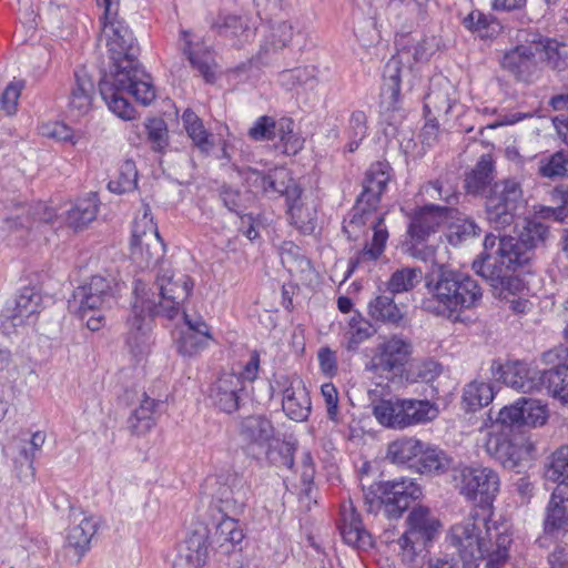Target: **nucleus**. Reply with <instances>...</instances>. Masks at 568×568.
I'll return each instance as SVG.
<instances>
[{
    "label": "nucleus",
    "instance_id": "5",
    "mask_svg": "<svg viewBox=\"0 0 568 568\" xmlns=\"http://www.w3.org/2000/svg\"><path fill=\"white\" fill-rule=\"evenodd\" d=\"M154 287L156 292H150L141 280H136L134 302H138L142 308H146L150 315L174 318L183 311L193 291L194 282L186 274L161 267L155 275Z\"/></svg>",
    "mask_w": 568,
    "mask_h": 568
},
{
    "label": "nucleus",
    "instance_id": "16",
    "mask_svg": "<svg viewBox=\"0 0 568 568\" xmlns=\"http://www.w3.org/2000/svg\"><path fill=\"white\" fill-rule=\"evenodd\" d=\"M244 390L245 386L241 376L234 373H223L211 385L209 397L216 408L232 414L239 409Z\"/></svg>",
    "mask_w": 568,
    "mask_h": 568
},
{
    "label": "nucleus",
    "instance_id": "13",
    "mask_svg": "<svg viewBox=\"0 0 568 568\" xmlns=\"http://www.w3.org/2000/svg\"><path fill=\"white\" fill-rule=\"evenodd\" d=\"M413 353L410 341L398 334H393L379 342L366 369L392 379L402 374Z\"/></svg>",
    "mask_w": 568,
    "mask_h": 568
},
{
    "label": "nucleus",
    "instance_id": "1",
    "mask_svg": "<svg viewBox=\"0 0 568 568\" xmlns=\"http://www.w3.org/2000/svg\"><path fill=\"white\" fill-rule=\"evenodd\" d=\"M104 8L101 36L113 61L111 71L100 81L99 88L108 108L122 120L135 119V110L124 98L131 94L138 102L149 105L155 99L151 77L136 60L139 52L135 39L124 23L118 19L120 0H97Z\"/></svg>",
    "mask_w": 568,
    "mask_h": 568
},
{
    "label": "nucleus",
    "instance_id": "45",
    "mask_svg": "<svg viewBox=\"0 0 568 568\" xmlns=\"http://www.w3.org/2000/svg\"><path fill=\"white\" fill-rule=\"evenodd\" d=\"M427 542L418 538H413L406 534L398 538L395 542V551L399 557L402 564L407 568L417 567L422 560V552L425 549Z\"/></svg>",
    "mask_w": 568,
    "mask_h": 568
},
{
    "label": "nucleus",
    "instance_id": "21",
    "mask_svg": "<svg viewBox=\"0 0 568 568\" xmlns=\"http://www.w3.org/2000/svg\"><path fill=\"white\" fill-rule=\"evenodd\" d=\"M539 45L520 44L505 53L501 65L518 80L529 82L537 74L536 60Z\"/></svg>",
    "mask_w": 568,
    "mask_h": 568
},
{
    "label": "nucleus",
    "instance_id": "8",
    "mask_svg": "<svg viewBox=\"0 0 568 568\" xmlns=\"http://www.w3.org/2000/svg\"><path fill=\"white\" fill-rule=\"evenodd\" d=\"M453 483L458 494L470 505L491 514L500 491L498 473L486 466H460L453 469Z\"/></svg>",
    "mask_w": 568,
    "mask_h": 568
},
{
    "label": "nucleus",
    "instance_id": "2",
    "mask_svg": "<svg viewBox=\"0 0 568 568\" xmlns=\"http://www.w3.org/2000/svg\"><path fill=\"white\" fill-rule=\"evenodd\" d=\"M453 545L467 568H476L484 559L486 568H499L509 558L513 542L509 527L489 516L473 515L450 529Z\"/></svg>",
    "mask_w": 568,
    "mask_h": 568
},
{
    "label": "nucleus",
    "instance_id": "23",
    "mask_svg": "<svg viewBox=\"0 0 568 568\" xmlns=\"http://www.w3.org/2000/svg\"><path fill=\"white\" fill-rule=\"evenodd\" d=\"M392 294H381L374 297L367 306L372 320L395 327H405L408 323L407 307L397 304Z\"/></svg>",
    "mask_w": 568,
    "mask_h": 568
},
{
    "label": "nucleus",
    "instance_id": "18",
    "mask_svg": "<svg viewBox=\"0 0 568 568\" xmlns=\"http://www.w3.org/2000/svg\"><path fill=\"white\" fill-rule=\"evenodd\" d=\"M237 434L247 447L263 449L272 445L277 432L267 416L254 414L242 417L237 422Z\"/></svg>",
    "mask_w": 568,
    "mask_h": 568
},
{
    "label": "nucleus",
    "instance_id": "14",
    "mask_svg": "<svg viewBox=\"0 0 568 568\" xmlns=\"http://www.w3.org/2000/svg\"><path fill=\"white\" fill-rule=\"evenodd\" d=\"M381 496L377 499H368V510L375 507H384V511L389 518H398L409 507L412 500L417 499L422 491L419 486L412 479L402 478L378 484Z\"/></svg>",
    "mask_w": 568,
    "mask_h": 568
},
{
    "label": "nucleus",
    "instance_id": "6",
    "mask_svg": "<svg viewBox=\"0 0 568 568\" xmlns=\"http://www.w3.org/2000/svg\"><path fill=\"white\" fill-rule=\"evenodd\" d=\"M219 488L215 498L220 503V510L224 517L215 528L214 537L220 546L230 544L235 546L244 538L243 529L234 515L243 511L248 500L250 488L243 477L237 474H227L217 480Z\"/></svg>",
    "mask_w": 568,
    "mask_h": 568
},
{
    "label": "nucleus",
    "instance_id": "7",
    "mask_svg": "<svg viewBox=\"0 0 568 568\" xmlns=\"http://www.w3.org/2000/svg\"><path fill=\"white\" fill-rule=\"evenodd\" d=\"M376 207L367 206L366 203H361L357 200L353 209L352 217L343 225V231L349 240H357L362 229L366 225L373 230V237L371 244L365 246L349 260L348 270L344 280H347L351 274L358 267H363L366 263L377 261L385 251L386 242L388 240V230L384 222V216L375 213Z\"/></svg>",
    "mask_w": 568,
    "mask_h": 568
},
{
    "label": "nucleus",
    "instance_id": "10",
    "mask_svg": "<svg viewBox=\"0 0 568 568\" xmlns=\"http://www.w3.org/2000/svg\"><path fill=\"white\" fill-rule=\"evenodd\" d=\"M118 283L111 276L93 275L88 283L78 287L74 297L79 300V315L90 331H99L104 323L103 311L111 306Z\"/></svg>",
    "mask_w": 568,
    "mask_h": 568
},
{
    "label": "nucleus",
    "instance_id": "31",
    "mask_svg": "<svg viewBox=\"0 0 568 568\" xmlns=\"http://www.w3.org/2000/svg\"><path fill=\"white\" fill-rule=\"evenodd\" d=\"M389 181V165L383 162L373 163L366 172L363 192L358 200L367 206L377 207L381 195Z\"/></svg>",
    "mask_w": 568,
    "mask_h": 568
},
{
    "label": "nucleus",
    "instance_id": "49",
    "mask_svg": "<svg viewBox=\"0 0 568 568\" xmlns=\"http://www.w3.org/2000/svg\"><path fill=\"white\" fill-rule=\"evenodd\" d=\"M316 81V71L313 67H298L278 73V83L288 91L304 87L313 88Z\"/></svg>",
    "mask_w": 568,
    "mask_h": 568
},
{
    "label": "nucleus",
    "instance_id": "64",
    "mask_svg": "<svg viewBox=\"0 0 568 568\" xmlns=\"http://www.w3.org/2000/svg\"><path fill=\"white\" fill-rule=\"evenodd\" d=\"M548 234V229L540 222L528 221L518 239L520 242L529 246L530 252L534 253L535 247L542 243Z\"/></svg>",
    "mask_w": 568,
    "mask_h": 568
},
{
    "label": "nucleus",
    "instance_id": "43",
    "mask_svg": "<svg viewBox=\"0 0 568 568\" xmlns=\"http://www.w3.org/2000/svg\"><path fill=\"white\" fill-rule=\"evenodd\" d=\"M294 28L288 21L272 22L264 36L261 51L270 53L287 47L293 39Z\"/></svg>",
    "mask_w": 568,
    "mask_h": 568
},
{
    "label": "nucleus",
    "instance_id": "63",
    "mask_svg": "<svg viewBox=\"0 0 568 568\" xmlns=\"http://www.w3.org/2000/svg\"><path fill=\"white\" fill-rule=\"evenodd\" d=\"M523 409V425H544L547 420V410L544 405L534 399L520 398Z\"/></svg>",
    "mask_w": 568,
    "mask_h": 568
},
{
    "label": "nucleus",
    "instance_id": "41",
    "mask_svg": "<svg viewBox=\"0 0 568 568\" xmlns=\"http://www.w3.org/2000/svg\"><path fill=\"white\" fill-rule=\"evenodd\" d=\"M494 180V163L489 155H483L465 179L468 193L480 194Z\"/></svg>",
    "mask_w": 568,
    "mask_h": 568
},
{
    "label": "nucleus",
    "instance_id": "27",
    "mask_svg": "<svg viewBox=\"0 0 568 568\" xmlns=\"http://www.w3.org/2000/svg\"><path fill=\"white\" fill-rule=\"evenodd\" d=\"M42 296L31 287H24L14 301V306L7 310L6 316L13 326L34 323L41 312Z\"/></svg>",
    "mask_w": 568,
    "mask_h": 568
},
{
    "label": "nucleus",
    "instance_id": "17",
    "mask_svg": "<svg viewBox=\"0 0 568 568\" xmlns=\"http://www.w3.org/2000/svg\"><path fill=\"white\" fill-rule=\"evenodd\" d=\"M450 209L428 204L417 210L410 219L407 234L412 241L425 242L449 217Z\"/></svg>",
    "mask_w": 568,
    "mask_h": 568
},
{
    "label": "nucleus",
    "instance_id": "58",
    "mask_svg": "<svg viewBox=\"0 0 568 568\" xmlns=\"http://www.w3.org/2000/svg\"><path fill=\"white\" fill-rule=\"evenodd\" d=\"M443 372L442 365L434 359H425L410 365L407 379L412 383H432Z\"/></svg>",
    "mask_w": 568,
    "mask_h": 568
},
{
    "label": "nucleus",
    "instance_id": "4",
    "mask_svg": "<svg viewBox=\"0 0 568 568\" xmlns=\"http://www.w3.org/2000/svg\"><path fill=\"white\" fill-rule=\"evenodd\" d=\"M97 214L95 194L78 200L71 209L59 216L53 207L41 202L33 205L16 204L0 212V230L8 233L28 231L41 223L54 225L63 217V223L78 231L91 223Z\"/></svg>",
    "mask_w": 568,
    "mask_h": 568
},
{
    "label": "nucleus",
    "instance_id": "50",
    "mask_svg": "<svg viewBox=\"0 0 568 568\" xmlns=\"http://www.w3.org/2000/svg\"><path fill=\"white\" fill-rule=\"evenodd\" d=\"M494 399V390L490 384L474 381L469 383L463 394V402L469 410H477L487 406Z\"/></svg>",
    "mask_w": 568,
    "mask_h": 568
},
{
    "label": "nucleus",
    "instance_id": "48",
    "mask_svg": "<svg viewBox=\"0 0 568 568\" xmlns=\"http://www.w3.org/2000/svg\"><path fill=\"white\" fill-rule=\"evenodd\" d=\"M420 280V268L403 267L392 273L386 282V291L392 295L406 293L412 291Z\"/></svg>",
    "mask_w": 568,
    "mask_h": 568
},
{
    "label": "nucleus",
    "instance_id": "20",
    "mask_svg": "<svg viewBox=\"0 0 568 568\" xmlns=\"http://www.w3.org/2000/svg\"><path fill=\"white\" fill-rule=\"evenodd\" d=\"M71 523L67 532V548L74 552L80 560L90 549V542L95 535L99 521L92 515L85 513H72Z\"/></svg>",
    "mask_w": 568,
    "mask_h": 568
},
{
    "label": "nucleus",
    "instance_id": "24",
    "mask_svg": "<svg viewBox=\"0 0 568 568\" xmlns=\"http://www.w3.org/2000/svg\"><path fill=\"white\" fill-rule=\"evenodd\" d=\"M338 528L346 544L357 548L369 545V535L352 500L341 506Z\"/></svg>",
    "mask_w": 568,
    "mask_h": 568
},
{
    "label": "nucleus",
    "instance_id": "39",
    "mask_svg": "<svg viewBox=\"0 0 568 568\" xmlns=\"http://www.w3.org/2000/svg\"><path fill=\"white\" fill-rule=\"evenodd\" d=\"M266 195H285L287 204L295 197L300 199L302 190L295 184L285 169H274L268 172Z\"/></svg>",
    "mask_w": 568,
    "mask_h": 568
},
{
    "label": "nucleus",
    "instance_id": "36",
    "mask_svg": "<svg viewBox=\"0 0 568 568\" xmlns=\"http://www.w3.org/2000/svg\"><path fill=\"white\" fill-rule=\"evenodd\" d=\"M407 521L409 528L405 534L427 544L433 540L439 527L438 520L430 515L429 509L422 506L413 508Z\"/></svg>",
    "mask_w": 568,
    "mask_h": 568
},
{
    "label": "nucleus",
    "instance_id": "3",
    "mask_svg": "<svg viewBox=\"0 0 568 568\" xmlns=\"http://www.w3.org/2000/svg\"><path fill=\"white\" fill-rule=\"evenodd\" d=\"M426 294L420 302L424 312L458 321L466 310L476 307L483 291L470 275L440 265L427 276Z\"/></svg>",
    "mask_w": 568,
    "mask_h": 568
},
{
    "label": "nucleus",
    "instance_id": "22",
    "mask_svg": "<svg viewBox=\"0 0 568 568\" xmlns=\"http://www.w3.org/2000/svg\"><path fill=\"white\" fill-rule=\"evenodd\" d=\"M186 328L176 339L178 352L183 356H195L203 351L212 339L210 328L202 318L191 320L184 313Z\"/></svg>",
    "mask_w": 568,
    "mask_h": 568
},
{
    "label": "nucleus",
    "instance_id": "38",
    "mask_svg": "<svg viewBox=\"0 0 568 568\" xmlns=\"http://www.w3.org/2000/svg\"><path fill=\"white\" fill-rule=\"evenodd\" d=\"M291 223L303 234H312L316 227V206L313 201L294 199L288 204Z\"/></svg>",
    "mask_w": 568,
    "mask_h": 568
},
{
    "label": "nucleus",
    "instance_id": "19",
    "mask_svg": "<svg viewBox=\"0 0 568 568\" xmlns=\"http://www.w3.org/2000/svg\"><path fill=\"white\" fill-rule=\"evenodd\" d=\"M153 316L150 315L146 308H142L138 302L133 303L131 315L128 318L126 344L135 357H142L150 351V324Z\"/></svg>",
    "mask_w": 568,
    "mask_h": 568
},
{
    "label": "nucleus",
    "instance_id": "52",
    "mask_svg": "<svg viewBox=\"0 0 568 568\" xmlns=\"http://www.w3.org/2000/svg\"><path fill=\"white\" fill-rule=\"evenodd\" d=\"M138 184V171L132 160H125L119 168L118 174L110 180L108 189L116 194L131 192Z\"/></svg>",
    "mask_w": 568,
    "mask_h": 568
},
{
    "label": "nucleus",
    "instance_id": "33",
    "mask_svg": "<svg viewBox=\"0 0 568 568\" xmlns=\"http://www.w3.org/2000/svg\"><path fill=\"white\" fill-rule=\"evenodd\" d=\"M525 245L518 237L504 236L500 239L498 242V265L514 271L527 264L532 258L534 253L530 252L529 246Z\"/></svg>",
    "mask_w": 568,
    "mask_h": 568
},
{
    "label": "nucleus",
    "instance_id": "62",
    "mask_svg": "<svg viewBox=\"0 0 568 568\" xmlns=\"http://www.w3.org/2000/svg\"><path fill=\"white\" fill-rule=\"evenodd\" d=\"M280 120L268 115H262L250 128L247 134L254 141H271L276 139Z\"/></svg>",
    "mask_w": 568,
    "mask_h": 568
},
{
    "label": "nucleus",
    "instance_id": "40",
    "mask_svg": "<svg viewBox=\"0 0 568 568\" xmlns=\"http://www.w3.org/2000/svg\"><path fill=\"white\" fill-rule=\"evenodd\" d=\"M207 558V546L202 537L187 541L173 561L172 568H202Z\"/></svg>",
    "mask_w": 568,
    "mask_h": 568
},
{
    "label": "nucleus",
    "instance_id": "55",
    "mask_svg": "<svg viewBox=\"0 0 568 568\" xmlns=\"http://www.w3.org/2000/svg\"><path fill=\"white\" fill-rule=\"evenodd\" d=\"M267 460L276 467L292 468L294 464L295 447L293 444L281 440L277 435L274 437L272 445L263 448Z\"/></svg>",
    "mask_w": 568,
    "mask_h": 568
},
{
    "label": "nucleus",
    "instance_id": "53",
    "mask_svg": "<svg viewBox=\"0 0 568 568\" xmlns=\"http://www.w3.org/2000/svg\"><path fill=\"white\" fill-rule=\"evenodd\" d=\"M276 138L278 148L287 155L297 154L304 146V139L294 132V122L290 118H281Z\"/></svg>",
    "mask_w": 568,
    "mask_h": 568
},
{
    "label": "nucleus",
    "instance_id": "37",
    "mask_svg": "<svg viewBox=\"0 0 568 568\" xmlns=\"http://www.w3.org/2000/svg\"><path fill=\"white\" fill-rule=\"evenodd\" d=\"M483 270V274L479 276L490 284L495 294L499 297L506 298L508 294L514 295L518 292L520 281L510 274L511 270L503 267V265L497 267L487 265Z\"/></svg>",
    "mask_w": 568,
    "mask_h": 568
},
{
    "label": "nucleus",
    "instance_id": "30",
    "mask_svg": "<svg viewBox=\"0 0 568 568\" xmlns=\"http://www.w3.org/2000/svg\"><path fill=\"white\" fill-rule=\"evenodd\" d=\"M400 52L392 57L384 68V84L382 88V105L387 111H396L400 108V64L403 55Z\"/></svg>",
    "mask_w": 568,
    "mask_h": 568
},
{
    "label": "nucleus",
    "instance_id": "51",
    "mask_svg": "<svg viewBox=\"0 0 568 568\" xmlns=\"http://www.w3.org/2000/svg\"><path fill=\"white\" fill-rule=\"evenodd\" d=\"M281 262L291 274H308L312 272V265L298 246L292 242H286L281 247Z\"/></svg>",
    "mask_w": 568,
    "mask_h": 568
},
{
    "label": "nucleus",
    "instance_id": "56",
    "mask_svg": "<svg viewBox=\"0 0 568 568\" xmlns=\"http://www.w3.org/2000/svg\"><path fill=\"white\" fill-rule=\"evenodd\" d=\"M538 173L548 179L568 176V151H558L539 161Z\"/></svg>",
    "mask_w": 568,
    "mask_h": 568
},
{
    "label": "nucleus",
    "instance_id": "54",
    "mask_svg": "<svg viewBox=\"0 0 568 568\" xmlns=\"http://www.w3.org/2000/svg\"><path fill=\"white\" fill-rule=\"evenodd\" d=\"M545 478L558 486L568 485V446L557 449L545 470Z\"/></svg>",
    "mask_w": 568,
    "mask_h": 568
},
{
    "label": "nucleus",
    "instance_id": "46",
    "mask_svg": "<svg viewBox=\"0 0 568 568\" xmlns=\"http://www.w3.org/2000/svg\"><path fill=\"white\" fill-rule=\"evenodd\" d=\"M544 377L548 394L561 404L568 405V363L545 371Z\"/></svg>",
    "mask_w": 568,
    "mask_h": 568
},
{
    "label": "nucleus",
    "instance_id": "26",
    "mask_svg": "<svg viewBox=\"0 0 568 568\" xmlns=\"http://www.w3.org/2000/svg\"><path fill=\"white\" fill-rule=\"evenodd\" d=\"M311 405L310 394L303 381H291L283 390L282 407L286 416L295 422H304L311 414Z\"/></svg>",
    "mask_w": 568,
    "mask_h": 568
},
{
    "label": "nucleus",
    "instance_id": "47",
    "mask_svg": "<svg viewBox=\"0 0 568 568\" xmlns=\"http://www.w3.org/2000/svg\"><path fill=\"white\" fill-rule=\"evenodd\" d=\"M183 126L194 145L202 152L209 153L213 148L210 134L205 130L202 120L191 110H185L182 115Z\"/></svg>",
    "mask_w": 568,
    "mask_h": 568
},
{
    "label": "nucleus",
    "instance_id": "28",
    "mask_svg": "<svg viewBox=\"0 0 568 568\" xmlns=\"http://www.w3.org/2000/svg\"><path fill=\"white\" fill-rule=\"evenodd\" d=\"M456 102V90L446 78L433 81L429 92L425 97L424 110L426 116L448 114Z\"/></svg>",
    "mask_w": 568,
    "mask_h": 568
},
{
    "label": "nucleus",
    "instance_id": "12",
    "mask_svg": "<svg viewBox=\"0 0 568 568\" xmlns=\"http://www.w3.org/2000/svg\"><path fill=\"white\" fill-rule=\"evenodd\" d=\"M163 243L156 224L145 206L143 215L134 221L131 239V258L141 267L156 265L163 257Z\"/></svg>",
    "mask_w": 568,
    "mask_h": 568
},
{
    "label": "nucleus",
    "instance_id": "25",
    "mask_svg": "<svg viewBox=\"0 0 568 568\" xmlns=\"http://www.w3.org/2000/svg\"><path fill=\"white\" fill-rule=\"evenodd\" d=\"M94 83L84 70L74 72V82L71 85L68 111L73 118H82L92 109Z\"/></svg>",
    "mask_w": 568,
    "mask_h": 568
},
{
    "label": "nucleus",
    "instance_id": "61",
    "mask_svg": "<svg viewBox=\"0 0 568 568\" xmlns=\"http://www.w3.org/2000/svg\"><path fill=\"white\" fill-rule=\"evenodd\" d=\"M367 133V116L363 111H355L349 119V126L347 130L349 142L347 143L348 152H354L358 149L359 143L364 140Z\"/></svg>",
    "mask_w": 568,
    "mask_h": 568
},
{
    "label": "nucleus",
    "instance_id": "44",
    "mask_svg": "<svg viewBox=\"0 0 568 568\" xmlns=\"http://www.w3.org/2000/svg\"><path fill=\"white\" fill-rule=\"evenodd\" d=\"M159 403L156 400L144 394L140 406L129 418L130 429L138 435H142L151 430L155 425L154 413Z\"/></svg>",
    "mask_w": 568,
    "mask_h": 568
},
{
    "label": "nucleus",
    "instance_id": "32",
    "mask_svg": "<svg viewBox=\"0 0 568 568\" xmlns=\"http://www.w3.org/2000/svg\"><path fill=\"white\" fill-rule=\"evenodd\" d=\"M487 452L505 468H516L520 465L527 450L519 445L511 443L503 435H491L486 443Z\"/></svg>",
    "mask_w": 568,
    "mask_h": 568
},
{
    "label": "nucleus",
    "instance_id": "57",
    "mask_svg": "<svg viewBox=\"0 0 568 568\" xmlns=\"http://www.w3.org/2000/svg\"><path fill=\"white\" fill-rule=\"evenodd\" d=\"M39 132L42 136L53 139L60 142H68L72 145L78 144L81 139L80 133H75L63 122L49 121L39 125Z\"/></svg>",
    "mask_w": 568,
    "mask_h": 568
},
{
    "label": "nucleus",
    "instance_id": "34",
    "mask_svg": "<svg viewBox=\"0 0 568 568\" xmlns=\"http://www.w3.org/2000/svg\"><path fill=\"white\" fill-rule=\"evenodd\" d=\"M190 36L189 31H181V39L183 41L182 51L186 55L192 68L197 70L206 82L212 83L215 79V63L213 55L209 50H195Z\"/></svg>",
    "mask_w": 568,
    "mask_h": 568
},
{
    "label": "nucleus",
    "instance_id": "9",
    "mask_svg": "<svg viewBox=\"0 0 568 568\" xmlns=\"http://www.w3.org/2000/svg\"><path fill=\"white\" fill-rule=\"evenodd\" d=\"M373 414L381 425L403 430L435 419L438 409L427 399L394 396L388 399H381L375 404Z\"/></svg>",
    "mask_w": 568,
    "mask_h": 568
},
{
    "label": "nucleus",
    "instance_id": "29",
    "mask_svg": "<svg viewBox=\"0 0 568 568\" xmlns=\"http://www.w3.org/2000/svg\"><path fill=\"white\" fill-rule=\"evenodd\" d=\"M544 527L548 534L568 530V485L557 486L551 493Z\"/></svg>",
    "mask_w": 568,
    "mask_h": 568
},
{
    "label": "nucleus",
    "instance_id": "59",
    "mask_svg": "<svg viewBox=\"0 0 568 568\" xmlns=\"http://www.w3.org/2000/svg\"><path fill=\"white\" fill-rule=\"evenodd\" d=\"M375 332V328L367 320L361 316L352 317L349 321V329L347 332V349H356L359 344L371 338Z\"/></svg>",
    "mask_w": 568,
    "mask_h": 568
},
{
    "label": "nucleus",
    "instance_id": "15",
    "mask_svg": "<svg viewBox=\"0 0 568 568\" xmlns=\"http://www.w3.org/2000/svg\"><path fill=\"white\" fill-rule=\"evenodd\" d=\"M491 375L496 381L521 393H532L546 385L545 371L532 369L517 362L507 364L493 362Z\"/></svg>",
    "mask_w": 568,
    "mask_h": 568
},
{
    "label": "nucleus",
    "instance_id": "60",
    "mask_svg": "<svg viewBox=\"0 0 568 568\" xmlns=\"http://www.w3.org/2000/svg\"><path fill=\"white\" fill-rule=\"evenodd\" d=\"M501 237L495 236L493 234H488L484 241V251L480 254L479 260H475L473 262V270L478 274H483V268L487 265L490 267L498 266L499 262V252H498V242Z\"/></svg>",
    "mask_w": 568,
    "mask_h": 568
},
{
    "label": "nucleus",
    "instance_id": "42",
    "mask_svg": "<svg viewBox=\"0 0 568 568\" xmlns=\"http://www.w3.org/2000/svg\"><path fill=\"white\" fill-rule=\"evenodd\" d=\"M423 452L419 454L415 470L420 474H440L448 469L450 459L437 447L424 443Z\"/></svg>",
    "mask_w": 568,
    "mask_h": 568
},
{
    "label": "nucleus",
    "instance_id": "11",
    "mask_svg": "<svg viewBox=\"0 0 568 568\" xmlns=\"http://www.w3.org/2000/svg\"><path fill=\"white\" fill-rule=\"evenodd\" d=\"M525 204L521 184L515 179L496 182L486 195L485 211L487 221L495 229L513 224L517 211Z\"/></svg>",
    "mask_w": 568,
    "mask_h": 568
},
{
    "label": "nucleus",
    "instance_id": "35",
    "mask_svg": "<svg viewBox=\"0 0 568 568\" xmlns=\"http://www.w3.org/2000/svg\"><path fill=\"white\" fill-rule=\"evenodd\" d=\"M424 442L415 438L403 436L388 444L387 458L399 465H407L415 468V464L423 452Z\"/></svg>",
    "mask_w": 568,
    "mask_h": 568
}]
</instances>
